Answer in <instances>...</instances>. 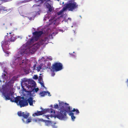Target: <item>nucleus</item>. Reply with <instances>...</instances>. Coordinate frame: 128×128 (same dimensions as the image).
Wrapping results in <instances>:
<instances>
[{
  "instance_id": "3",
  "label": "nucleus",
  "mask_w": 128,
  "mask_h": 128,
  "mask_svg": "<svg viewBox=\"0 0 128 128\" xmlns=\"http://www.w3.org/2000/svg\"><path fill=\"white\" fill-rule=\"evenodd\" d=\"M16 40V38L13 36H12L8 40H4L1 42V46L3 50H8L9 49V45L10 42H14Z\"/></svg>"
},
{
  "instance_id": "9",
  "label": "nucleus",
  "mask_w": 128,
  "mask_h": 128,
  "mask_svg": "<svg viewBox=\"0 0 128 128\" xmlns=\"http://www.w3.org/2000/svg\"><path fill=\"white\" fill-rule=\"evenodd\" d=\"M9 10V9H7L5 7L3 6H2L0 7V13L1 12H2V13L4 12H6Z\"/></svg>"
},
{
  "instance_id": "37",
  "label": "nucleus",
  "mask_w": 128,
  "mask_h": 128,
  "mask_svg": "<svg viewBox=\"0 0 128 128\" xmlns=\"http://www.w3.org/2000/svg\"><path fill=\"white\" fill-rule=\"evenodd\" d=\"M36 65H34L33 66V67L34 68H36Z\"/></svg>"
},
{
  "instance_id": "1",
  "label": "nucleus",
  "mask_w": 128,
  "mask_h": 128,
  "mask_svg": "<svg viewBox=\"0 0 128 128\" xmlns=\"http://www.w3.org/2000/svg\"><path fill=\"white\" fill-rule=\"evenodd\" d=\"M10 81L8 83L2 86V94L4 99L6 100H10L12 102L16 103L18 105H19L20 108L28 106V101L24 99V97L20 96H17L16 98L14 97V92L13 91L12 86L11 85L9 86Z\"/></svg>"
},
{
  "instance_id": "21",
  "label": "nucleus",
  "mask_w": 128,
  "mask_h": 128,
  "mask_svg": "<svg viewBox=\"0 0 128 128\" xmlns=\"http://www.w3.org/2000/svg\"><path fill=\"white\" fill-rule=\"evenodd\" d=\"M48 109H44L42 110L41 111L42 114H45L48 111Z\"/></svg>"
},
{
  "instance_id": "6",
  "label": "nucleus",
  "mask_w": 128,
  "mask_h": 128,
  "mask_svg": "<svg viewBox=\"0 0 128 128\" xmlns=\"http://www.w3.org/2000/svg\"><path fill=\"white\" fill-rule=\"evenodd\" d=\"M39 48V46L37 44H34L33 45H30L28 48V50L29 52L31 54L34 53Z\"/></svg>"
},
{
  "instance_id": "5",
  "label": "nucleus",
  "mask_w": 128,
  "mask_h": 128,
  "mask_svg": "<svg viewBox=\"0 0 128 128\" xmlns=\"http://www.w3.org/2000/svg\"><path fill=\"white\" fill-rule=\"evenodd\" d=\"M74 1V0H70L68 1V3L67 4L69 10L72 11L73 10L78 8V5Z\"/></svg>"
},
{
  "instance_id": "4",
  "label": "nucleus",
  "mask_w": 128,
  "mask_h": 128,
  "mask_svg": "<svg viewBox=\"0 0 128 128\" xmlns=\"http://www.w3.org/2000/svg\"><path fill=\"white\" fill-rule=\"evenodd\" d=\"M50 70L52 72H58L61 70L62 68V64L60 62H55L52 64Z\"/></svg>"
},
{
  "instance_id": "34",
  "label": "nucleus",
  "mask_w": 128,
  "mask_h": 128,
  "mask_svg": "<svg viewBox=\"0 0 128 128\" xmlns=\"http://www.w3.org/2000/svg\"><path fill=\"white\" fill-rule=\"evenodd\" d=\"M47 58L48 59L50 60H52V58L51 57H48Z\"/></svg>"
},
{
  "instance_id": "17",
  "label": "nucleus",
  "mask_w": 128,
  "mask_h": 128,
  "mask_svg": "<svg viewBox=\"0 0 128 128\" xmlns=\"http://www.w3.org/2000/svg\"><path fill=\"white\" fill-rule=\"evenodd\" d=\"M74 113L72 112H70L69 113V115L71 116L72 119L73 120L75 118V117L74 116Z\"/></svg>"
},
{
  "instance_id": "19",
  "label": "nucleus",
  "mask_w": 128,
  "mask_h": 128,
  "mask_svg": "<svg viewBox=\"0 0 128 128\" xmlns=\"http://www.w3.org/2000/svg\"><path fill=\"white\" fill-rule=\"evenodd\" d=\"M39 94L41 96H44L46 95V92L45 91H42L40 92Z\"/></svg>"
},
{
  "instance_id": "35",
  "label": "nucleus",
  "mask_w": 128,
  "mask_h": 128,
  "mask_svg": "<svg viewBox=\"0 0 128 128\" xmlns=\"http://www.w3.org/2000/svg\"><path fill=\"white\" fill-rule=\"evenodd\" d=\"M53 72L52 73V76H54L55 75V73L54 72Z\"/></svg>"
},
{
  "instance_id": "7",
  "label": "nucleus",
  "mask_w": 128,
  "mask_h": 128,
  "mask_svg": "<svg viewBox=\"0 0 128 128\" xmlns=\"http://www.w3.org/2000/svg\"><path fill=\"white\" fill-rule=\"evenodd\" d=\"M42 31H35L32 33L33 36H34V38L38 40L40 36L43 34Z\"/></svg>"
},
{
  "instance_id": "18",
  "label": "nucleus",
  "mask_w": 128,
  "mask_h": 128,
  "mask_svg": "<svg viewBox=\"0 0 128 128\" xmlns=\"http://www.w3.org/2000/svg\"><path fill=\"white\" fill-rule=\"evenodd\" d=\"M46 125L47 126L50 125L52 124L51 122L49 120H44Z\"/></svg>"
},
{
  "instance_id": "42",
  "label": "nucleus",
  "mask_w": 128,
  "mask_h": 128,
  "mask_svg": "<svg viewBox=\"0 0 128 128\" xmlns=\"http://www.w3.org/2000/svg\"><path fill=\"white\" fill-rule=\"evenodd\" d=\"M27 44H27V45L28 44L29 45V46H28V47H29V46H30V45H29V44H28V43H27Z\"/></svg>"
},
{
  "instance_id": "32",
  "label": "nucleus",
  "mask_w": 128,
  "mask_h": 128,
  "mask_svg": "<svg viewBox=\"0 0 128 128\" xmlns=\"http://www.w3.org/2000/svg\"><path fill=\"white\" fill-rule=\"evenodd\" d=\"M46 92V95L48 94V95L49 96H50L51 95H50V92Z\"/></svg>"
},
{
  "instance_id": "25",
  "label": "nucleus",
  "mask_w": 128,
  "mask_h": 128,
  "mask_svg": "<svg viewBox=\"0 0 128 128\" xmlns=\"http://www.w3.org/2000/svg\"><path fill=\"white\" fill-rule=\"evenodd\" d=\"M18 116H22V113L20 111L18 112Z\"/></svg>"
},
{
  "instance_id": "12",
  "label": "nucleus",
  "mask_w": 128,
  "mask_h": 128,
  "mask_svg": "<svg viewBox=\"0 0 128 128\" xmlns=\"http://www.w3.org/2000/svg\"><path fill=\"white\" fill-rule=\"evenodd\" d=\"M47 8L48 9V12L50 13L53 12L54 10L52 8L51 6L49 4H48V5L47 6Z\"/></svg>"
},
{
  "instance_id": "13",
  "label": "nucleus",
  "mask_w": 128,
  "mask_h": 128,
  "mask_svg": "<svg viewBox=\"0 0 128 128\" xmlns=\"http://www.w3.org/2000/svg\"><path fill=\"white\" fill-rule=\"evenodd\" d=\"M45 41L44 40H40L39 42L35 44H37L39 46V48L40 46L41 45H42L44 44Z\"/></svg>"
},
{
  "instance_id": "38",
  "label": "nucleus",
  "mask_w": 128,
  "mask_h": 128,
  "mask_svg": "<svg viewBox=\"0 0 128 128\" xmlns=\"http://www.w3.org/2000/svg\"><path fill=\"white\" fill-rule=\"evenodd\" d=\"M68 19L69 20H71V18H68Z\"/></svg>"
},
{
  "instance_id": "41",
  "label": "nucleus",
  "mask_w": 128,
  "mask_h": 128,
  "mask_svg": "<svg viewBox=\"0 0 128 128\" xmlns=\"http://www.w3.org/2000/svg\"><path fill=\"white\" fill-rule=\"evenodd\" d=\"M40 109L42 110H44L43 109V108H40Z\"/></svg>"
},
{
  "instance_id": "27",
  "label": "nucleus",
  "mask_w": 128,
  "mask_h": 128,
  "mask_svg": "<svg viewBox=\"0 0 128 128\" xmlns=\"http://www.w3.org/2000/svg\"><path fill=\"white\" fill-rule=\"evenodd\" d=\"M33 78L35 80H37L38 78V76L36 75H34Z\"/></svg>"
},
{
  "instance_id": "23",
  "label": "nucleus",
  "mask_w": 128,
  "mask_h": 128,
  "mask_svg": "<svg viewBox=\"0 0 128 128\" xmlns=\"http://www.w3.org/2000/svg\"><path fill=\"white\" fill-rule=\"evenodd\" d=\"M51 64L50 62H48L47 64V67L48 68L51 69Z\"/></svg>"
},
{
  "instance_id": "30",
  "label": "nucleus",
  "mask_w": 128,
  "mask_h": 128,
  "mask_svg": "<svg viewBox=\"0 0 128 128\" xmlns=\"http://www.w3.org/2000/svg\"><path fill=\"white\" fill-rule=\"evenodd\" d=\"M40 84L42 85V86L44 87H45L43 83L42 82H40Z\"/></svg>"
},
{
  "instance_id": "11",
  "label": "nucleus",
  "mask_w": 128,
  "mask_h": 128,
  "mask_svg": "<svg viewBox=\"0 0 128 128\" xmlns=\"http://www.w3.org/2000/svg\"><path fill=\"white\" fill-rule=\"evenodd\" d=\"M28 102L29 103V105L31 106H33V98L31 97H29L27 100Z\"/></svg>"
},
{
  "instance_id": "40",
  "label": "nucleus",
  "mask_w": 128,
  "mask_h": 128,
  "mask_svg": "<svg viewBox=\"0 0 128 128\" xmlns=\"http://www.w3.org/2000/svg\"><path fill=\"white\" fill-rule=\"evenodd\" d=\"M127 83H128V79L127 80Z\"/></svg>"
},
{
  "instance_id": "28",
  "label": "nucleus",
  "mask_w": 128,
  "mask_h": 128,
  "mask_svg": "<svg viewBox=\"0 0 128 128\" xmlns=\"http://www.w3.org/2000/svg\"><path fill=\"white\" fill-rule=\"evenodd\" d=\"M54 107L55 108H58V104H56V105H54Z\"/></svg>"
},
{
  "instance_id": "46",
  "label": "nucleus",
  "mask_w": 128,
  "mask_h": 128,
  "mask_svg": "<svg viewBox=\"0 0 128 128\" xmlns=\"http://www.w3.org/2000/svg\"><path fill=\"white\" fill-rule=\"evenodd\" d=\"M38 120H40V119H38Z\"/></svg>"
},
{
  "instance_id": "36",
  "label": "nucleus",
  "mask_w": 128,
  "mask_h": 128,
  "mask_svg": "<svg viewBox=\"0 0 128 128\" xmlns=\"http://www.w3.org/2000/svg\"><path fill=\"white\" fill-rule=\"evenodd\" d=\"M34 121H35V122H37V120L36 119H34Z\"/></svg>"
},
{
  "instance_id": "29",
  "label": "nucleus",
  "mask_w": 128,
  "mask_h": 128,
  "mask_svg": "<svg viewBox=\"0 0 128 128\" xmlns=\"http://www.w3.org/2000/svg\"><path fill=\"white\" fill-rule=\"evenodd\" d=\"M50 112L51 113L54 112V113H55V111L54 110H53V109H50Z\"/></svg>"
},
{
  "instance_id": "24",
  "label": "nucleus",
  "mask_w": 128,
  "mask_h": 128,
  "mask_svg": "<svg viewBox=\"0 0 128 128\" xmlns=\"http://www.w3.org/2000/svg\"><path fill=\"white\" fill-rule=\"evenodd\" d=\"M63 12V11L61 10H60L59 12H57V14L58 15H61Z\"/></svg>"
},
{
  "instance_id": "15",
  "label": "nucleus",
  "mask_w": 128,
  "mask_h": 128,
  "mask_svg": "<svg viewBox=\"0 0 128 128\" xmlns=\"http://www.w3.org/2000/svg\"><path fill=\"white\" fill-rule=\"evenodd\" d=\"M22 116L24 118L26 119H27L28 118L29 114V113H27L26 114L24 112H22Z\"/></svg>"
},
{
  "instance_id": "31",
  "label": "nucleus",
  "mask_w": 128,
  "mask_h": 128,
  "mask_svg": "<svg viewBox=\"0 0 128 128\" xmlns=\"http://www.w3.org/2000/svg\"><path fill=\"white\" fill-rule=\"evenodd\" d=\"M35 91L36 92H37L39 90V88H35Z\"/></svg>"
},
{
  "instance_id": "2",
  "label": "nucleus",
  "mask_w": 128,
  "mask_h": 128,
  "mask_svg": "<svg viewBox=\"0 0 128 128\" xmlns=\"http://www.w3.org/2000/svg\"><path fill=\"white\" fill-rule=\"evenodd\" d=\"M65 106H63V108H61L60 112L58 113L56 116L58 119L60 120L64 119L66 118V113L67 112H76V114H79L80 112L77 109L74 108L72 110H71L72 108H70L69 104L66 103Z\"/></svg>"
},
{
  "instance_id": "8",
  "label": "nucleus",
  "mask_w": 128,
  "mask_h": 128,
  "mask_svg": "<svg viewBox=\"0 0 128 128\" xmlns=\"http://www.w3.org/2000/svg\"><path fill=\"white\" fill-rule=\"evenodd\" d=\"M36 85V82L33 80L30 81L29 82L28 86L31 88H34Z\"/></svg>"
},
{
  "instance_id": "43",
  "label": "nucleus",
  "mask_w": 128,
  "mask_h": 128,
  "mask_svg": "<svg viewBox=\"0 0 128 128\" xmlns=\"http://www.w3.org/2000/svg\"><path fill=\"white\" fill-rule=\"evenodd\" d=\"M0 82H2V81L1 80H0Z\"/></svg>"
},
{
  "instance_id": "22",
  "label": "nucleus",
  "mask_w": 128,
  "mask_h": 128,
  "mask_svg": "<svg viewBox=\"0 0 128 128\" xmlns=\"http://www.w3.org/2000/svg\"><path fill=\"white\" fill-rule=\"evenodd\" d=\"M36 68H37V70L38 72L40 71V70L42 69V67L40 65L36 66Z\"/></svg>"
},
{
  "instance_id": "10",
  "label": "nucleus",
  "mask_w": 128,
  "mask_h": 128,
  "mask_svg": "<svg viewBox=\"0 0 128 128\" xmlns=\"http://www.w3.org/2000/svg\"><path fill=\"white\" fill-rule=\"evenodd\" d=\"M38 40H36L35 38H34V37L31 38L29 40H28L27 42V43L29 45H32V44L33 42L34 41H36Z\"/></svg>"
},
{
  "instance_id": "16",
  "label": "nucleus",
  "mask_w": 128,
  "mask_h": 128,
  "mask_svg": "<svg viewBox=\"0 0 128 128\" xmlns=\"http://www.w3.org/2000/svg\"><path fill=\"white\" fill-rule=\"evenodd\" d=\"M22 120L24 122L28 124L31 122L32 119L31 118H29L27 119L26 122L24 120V119H22Z\"/></svg>"
},
{
  "instance_id": "20",
  "label": "nucleus",
  "mask_w": 128,
  "mask_h": 128,
  "mask_svg": "<svg viewBox=\"0 0 128 128\" xmlns=\"http://www.w3.org/2000/svg\"><path fill=\"white\" fill-rule=\"evenodd\" d=\"M68 9V5L67 4H66L65 6V7H63V8H62V10L64 12V11L66 10V9Z\"/></svg>"
},
{
  "instance_id": "39",
  "label": "nucleus",
  "mask_w": 128,
  "mask_h": 128,
  "mask_svg": "<svg viewBox=\"0 0 128 128\" xmlns=\"http://www.w3.org/2000/svg\"><path fill=\"white\" fill-rule=\"evenodd\" d=\"M24 61L23 60H22V63H21L20 64H23V63H24Z\"/></svg>"
},
{
  "instance_id": "14",
  "label": "nucleus",
  "mask_w": 128,
  "mask_h": 128,
  "mask_svg": "<svg viewBox=\"0 0 128 128\" xmlns=\"http://www.w3.org/2000/svg\"><path fill=\"white\" fill-rule=\"evenodd\" d=\"M42 115V113L41 111H37V112L34 113L32 114V116H38Z\"/></svg>"
},
{
  "instance_id": "26",
  "label": "nucleus",
  "mask_w": 128,
  "mask_h": 128,
  "mask_svg": "<svg viewBox=\"0 0 128 128\" xmlns=\"http://www.w3.org/2000/svg\"><path fill=\"white\" fill-rule=\"evenodd\" d=\"M43 116L46 118H47L49 120L50 119L49 117L50 116V115H44Z\"/></svg>"
},
{
  "instance_id": "33",
  "label": "nucleus",
  "mask_w": 128,
  "mask_h": 128,
  "mask_svg": "<svg viewBox=\"0 0 128 128\" xmlns=\"http://www.w3.org/2000/svg\"><path fill=\"white\" fill-rule=\"evenodd\" d=\"M2 76L3 78H5V76H6V74H3Z\"/></svg>"
},
{
  "instance_id": "45",
  "label": "nucleus",
  "mask_w": 128,
  "mask_h": 128,
  "mask_svg": "<svg viewBox=\"0 0 128 128\" xmlns=\"http://www.w3.org/2000/svg\"><path fill=\"white\" fill-rule=\"evenodd\" d=\"M18 58H19V57H17V58L18 59Z\"/></svg>"
},
{
  "instance_id": "44",
  "label": "nucleus",
  "mask_w": 128,
  "mask_h": 128,
  "mask_svg": "<svg viewBox=\"0 0 128 128\" xmlns=\"http://www.w3.org/2000/svg\"><path fill=\"white\" fill-rule=\"evenodd\" d=\"M9 34H11V33H9Z\"/></svg>"
}]
</instances>
